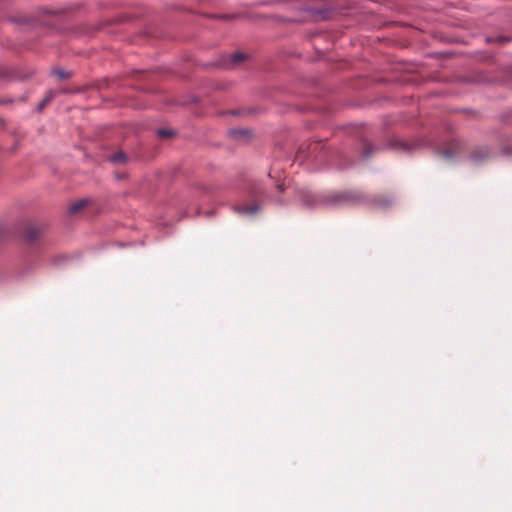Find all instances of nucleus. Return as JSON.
I'll return each instance as SVG.
<instances>
[{"label":"nucleus","mask_w":512,"mask_h":512,"mask_svg":"<svg viewBox=\"0 0 512 512\" xmlns=\"http://www.w3.org/2000/svg\"><path fill=\"white\" fill-rule=\"evenodd\" d=\"M41 233V227L37 225H28L24 231V238L28 244H34L40 238Z\"/></svg>","instance_id":"1"},{"label":"nucleus","mask_w":512,"mask_h":512,"mask_svg":"<svg viewBox=\"0 0 512 512\" xmlns=\"http://www.w3.org/2000/svg\"><path fill=\"white\" fill-rule=\"evenodd\" d=\"M234 210L239 214L254 215L260 210V206L255 203L250 205H238L234 207Z\"/></svg>","instance_id":"2"},{"label":"nucleus","mask_w":512,"mask_h":512,"mask_svg":"<svg viewBox=\"0 0 512 512\" xmlns=\"http://www.w3.org/2000/svg\"><path fill=\"white\" fill-rule=\"evenodd\" d=\"M90 203L89 199H80L69 205L68 212L70 214H76L79 211L83 210Z\"/></svg>","instance_id":"3"},{"label":"nucleus","mask_w":512,"mask_h":512,"mask_svg":"<svg viewBox=\"0 0 512 512\" xmlns=\"http://www.w3.org/2000/svg\"><path fill=\"white\" fill-rule=\"evenodd\" d=\"M353 196L350 194H332L327 197L329 203H342L352 201Z\"/></svg>","instance_id":"4"},{"label":"nucleus","mask_w":512,"mask_h":512,"mask_svg":"<svg viewBox=\"0 0 512 512\" xmlns=\"http://www.w3.org/2000/svg\"><path fill=\"white\" fill-rule=\"evenodd\" d=\"M490 155V151L487 147H480L473 151L471 157L475 161L484 160L488 158Z\"/></svg>","instance_id":"5"},{"label":"nucleus","mask_w":512,"mask_h":512,"mask_svg":"<svg viewBox=\"0 0 512 512\" xmlns=\"http://www.w3.org/2000/svg\"><path fill=\"white\" fill-rule=\"evenodd\" d=\"M229 134L235 139H244L250 137L251 132L247 129H232Z\"/></svg>","instance_id":"6"},{"label":"nucleus","mask_w":512,"mask_h":512,"mask_svg":"<svg viewBox=\"0 0 512 512\" xmlns=\"http://www.w3.org/2000/svg\"><path fill=\"white\" fill-rule=\"evenodd\" d=\"M373 203L381 208L388 207L392 204V199L386 196H377L373 199Z\"/></svg>","instance_id":"7"},{"label":"nucleus","mask_w":512,"mask_h":512,"mask_svg":"<svg viewBox=\"0 0 512 512\" xmlns=\"http://www.w3.org/2000/svg\"><path fill=\"white\" fill-rule=\"evenodd\" d=\"M109 160L113 163V164H124L127 162V156L125 153L119 151V152H116L114 154H112L109 158Z\"/></svg>","instance_id":"8"},{"label":"nucleus","mask_w":512,"mask_h":512,"mask_svg":"<svg viewBox=\"0 0 512 512\" xmlns=\"http://www.w3.org/2000/svg\"><path fill=\"white\" fill-rule=\"evenodd\" d=\"M53 73L60 79L64 80L70 77V73L66 72L62 69H56L53 71Z\"/></svg>","instance_id":"9"},{"label":"nucleus","mask_w":512,"mask_h":512,"mask_svg":"<svg viewBox=\"0 0 512 512\" xmlns=\"http://www.w3.org/2000/svg\"><path fill=\"white\" fill-rule=\"evenodd\" d=\"M157 135L161 138H168L173 135V132L167 129H159L157 131Z\"/></svg>","instance_id":"10"},{"label":"nucleus","mask_w":512,"mask_h":512,"mask_svg":"<svg viewBox=\"0 0 512 512\" xmlns=\"http://www.w3.org/2000/svg\"><path fill=\"white\" fill-rule=\"evenodd\" d=\"M53 97H54L53 92H49L46 95V97L44 98V100L39 104V109H42L48 102H50L52 100Z\"/></svg>","instance_id":"11"},{"label":"nucleus","mask_w":512,"mask_h":512,"mask_svg":"<svg viewBox=\"0 0 512 512\" xmlns=\"http://www.w3.org/2000/svg\"><path fill=\"white\" fill-rule=\"evenodd\" d=\"M245 58L244 54L242 53H235L232 55L231 60L233 63H240Z\"/></svg>","instance_id":"12"},{"label":"nucleus","mask_w":512,"mask_h":512,"mask_svg":"<svg viewBox=\"0 0 512 512\" xmlns=\"http://www.w3.org/2000/svg\"><path fill=\"white\" fill-rule=\"evenodd\" d=\"M454 153H455L454 150L453 151L445 150V151H443V156L446 157V158H450V157H452L454 155Z\"/></svg>","instance_id":"13"},{"label":"nucleus","mask_w":512,"mask_h":512,"mask_svg":"<svg viewBox=\"0 0 512 512\" xmlns=\"http://www.w3.org/2000/svg\"><path fill=\"white\" fill-rule=\"evenodd\" d=\"M12 100L11 99H0V104H7V103H11Z\"/></svg>","instance_id":"14"},{"label":"nucleus","mask_w":512,"mask_h":512,"mask_svg":"<svg viewBox=\"0 0 512 512\" xmlns=\"http://www.w3.org/2000/svg\"><path fill=\"white\" fill-rule=\"evenodd\" d=\"M498 40H499L500 42H505V41H506V39H505L504 37H499V38H498Z\"/></svg>","instance_id":"15"},{"label":"nucleus","mask_w":512,"mask_h":512,"mask_svg":"<svg viewBox=\"0 0 512 512\" xmlns=\"http://www.w3.org/2000/svg\"><path fill=\"white\" fill-rule=\"evenodd\" d=\"M368 149H369V146L367 145V146H366V156H369V155H370V152L368 151Z\"/></svg>","instance_id":"16"},{"label":"nucleus","mask_w":512,"mask_h":512,"mask_svg":"<svg viewBox=\"0 0 512 512\" xmlns=\"http://www.w3.org/2000/svg\"><path fill=\"white\" fill-rule=\"evenodd\" d=\"M3 75H4V73L0 70V77L3 76Z\"/></svg>","instance_id":"17"}]
</instances>
